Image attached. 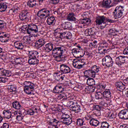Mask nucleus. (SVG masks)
Wrapping results in <instances>:
<instances>
[{"instance_id": "nucleus-17", "label": "nucleus", "mask_w": 128, "mask_h": 128, "mask_svg": "<svg viewBox=\"0 0 128 128\" xmlns=\"http://www.w3.org/2000/svg\"><path fill=\"white\" fill-rule=\"evenodd\" d=\"M65 78L66 75L62 74L60 72H56L54 74V80H55L56 82H62V80H64Z\"/></svg>"}, {"instance_id": "nucleus-35", "label": "nucleus", "mask_w": 128, "mask_h": 128, "mask_svg": "<svg viewBox=\"0 0 128 128\" xmlns=\"http://www.w3.org/2000/svg\"><path fill=\"white\" fill-rule=\"evenodd\" d=\"M80 24H84V26H88L90 24V20L89 18H84L79 20Z\"/></svg>"}, {"instance_id": "nucleus-41", "label": "nucleus", "mask_w": 128, "mask_h": 128, "mask_svg": "<svg viewBox=\"0 0 128 128\" xmlns=\"http://www.w3.org/2000/svg\"><path fill=\"white\" fill-rule=\"evenodd\" d=\"M107 120L108 122H114L116 120V116L114 113H110L108 112L107 116Z\"/></svg>"}, {"instance_id": "nucleus-48", "label": "nucleus", "mask_w": 128, "mask_h": 128, "mask_svg": "<svg viewBox=\"0 0 128 128\" xmlns=\"http://www.w3.org/2000/svg\"><path fill=\"white\" fill-rule=\"evenodd\" d=\"M110 126V124L106 122H102L100 123V128H108Z\"/></svg>"}, {"instance_id": "nucleus-22", "label": "nucleus", "mask_w": 128, "mask_h": 128, "mask_svg": "<svg viewBox=\"0 0 128 128\" xmlns=\"http://www.w3.org/2000/svg\"><path fill=\"white\" fill-rule=\"evenodd\" d=\"M10 34L4 32L0 33V40H2V42H8L10 40Z\"/></svg>"}, {"instance_id": "nucleus-30", "label": "nucleus", "mask_w": 128, "mask_h": 128, "mask_svg": "<svg viewBox=\"0 0 128 128\" xmlns=\"http://www.w3.org/2000/svg\"><path fill=\"white\" fill-rule=\"evenodd\" d=\"M2 114H4V118H12V112L10 110H4L2 112Z\"/></svg>"}, {"instance_id": "nucleus-54", "label": "nucleus", "mask_w": 128, "mask_h": 128, "mask_svg": "<svg viewBox=\"0 0 128 128\" xmlns=\"http://www.w3.org/2000/svg\"><path fill=\"white\" fill-rule=\"evenodd\" d=\"M93 110H101L102 106H100V105H93L92 106Z\"/></svg>"}, {"instance_id": "nucleus-8", "label": "nucleus", "mask_w": 128, "mask_h": 128, "mask_svg": "<svg viewBox=\"0 0 128 128\" xmlns=\"http://www.w3.org/2000/svg\"><path fill=\"white\" fill-rule=\"evenodd\" d=\"M37 16L39 18L43 20V18H46L50 16V10L45 8H42L38 12Z\"/></svg>"}, {"instance_id": "nucleus-34", "label": "nucleus", "mask_w": 128, "mask_h": 128, "mask_svg": "<svg viewBox=\"0 0 128 128\" xmlns=\"http://www.w3.org/2000/svg\"><path fill=\"white\" fill-rule=\"evenodd\" d=\"M62 38H66V40H70L72 38V32H64L60 33Z\"/></svg>"}, {"instance_id": "nucleus-46", "label": "nucleus", "mask_w": 128, "mask_h": 128, "mask_svg": "<svg viewBox=\"0 0 128 128\" xmlns=\"http://www.w3.org/2000/svg\"><path fill=\"white\" fill-rule=\"evenodd\" d=\"M100 66H96V65H94L91 67V70L95 72V74H100Z\"/></svg>"}, {"instance_id": "nucleus-33", "label": "nucleus", "mask_w": 128, "mask_h": 128, "mask_svg": "<svg viewBox=\"0 0 128 128\" xmlns=\"http://www.w3.org/2000/svg\"><path fill=\"white\" fill-rule=\"evenodd\" d=\"M12 106L14 108L17 110H20L22 108V105L18 101L16 100L12 103Z\"/></svg>"}, {"instance_id": "nucleus-43", "label": "nucleus", "mask_w": 128, "mask_h": 128, "mask_svg": "<svg viewBox=\"0 0 128 128\" xmlns=\"http://www.w3.org/2000/svg\"><path fill=\"white\" fill-rule=\"evenodd\" d=\"M94 98L96 100H104L102 92H98L95 94Z\"/></svg>"}, {"instance_id": "nucleus-23", "label": "nucleus", "mask_w": 128, "mask_h": 128, "mask_svg": "<svg viewBox=\"0 0 128 128\" xmlns=\"http://www.w3.org/2000/svg\"><path fill=\"white\" fill-rule=\"evenodd\" d=\"M28 57L29 58H40V55H38V51H36V50L29 51Z\"/></svg>"}, {"instance_id": "nucleus-13", "label": "nucleus", "mask_w": 128, "mask_h": 128, "mask_svg": "<svg viewBox=\"0 0 128 128\" xmlns=\"http://www.w3.org/2000/svg\"><path fill=\"white\" fill-rule=\"evenodd\" d=\"M118 116L120 120H128V111L126 110H120L118 114Z\"/></svg>"}, {"instance_id": "nucleus-53", "label": "nucleus", "mask_w": 128, "mask_h": 128, "mask_svg": "<svg viewBox=\"0 0 128 128\" xmlns=\"http://www.w3.org/2000/svg\"><path fill=\"white\" fill-rule=\"evenodd\" d=\"M100 106H102L104 108H108V103L105 100H102L100 102Z\"/></svg>"}, {"instance_id": "nucleus-31", "label": "nucleus", "mask_w": 128, "mask_h": 128, "mask_svg": "<svg viewBox=\"0 0 128 128\" xmlns=\"http://www.w3.org/2000/svg\"><path fill=\"white\" fill-rule=\"evenodd\" d=\"M60 122L58 119L56 118H50V120H48V123L50 126H57L58 124Z\"/></svg>"}, {"instance_id": "nucleus-45", "label": "nucleus", "mask_w": 128, "mask_h": 128, "mask_svg": "<svg viewBox=\"0 0 128 128\" xmlns=\"http://www.w3.org/2000/svg\"><path fill=\"white\" fill-rule=\"evenodd\" d=\"M57 98L60 100H66L68 98L66 94L62 93L58 96Z\"/></svg>"}, {"instance_id": "nucleus-64", "label": "nucleus", "mask_w": 128, "mask_h": 128, "mask_svg": "<svg viewBox=\"0 0 128 128\" xmlns=\"http://www.w3.org/2000/svg\"><path fill=\"white\" fill-rule=\"evenodd\" d=\"M4 26V22L2 20H0V30H2Z\"/></svg>"}, {"instance_id": "nucleus-25", "label": "nucleus", "mask_w": 128, "mask_h": 128, "mask_svg": "<svg viewBox=\"0 0 128 128\" xmlns=\"http://www.w3.org/2000/svg\"><path fill=\"white\" fill-rule=\"evenodd\" d=\"M106 87V84L104 82L96 84L95 86V88H97V90H104Z\"/></svg>"}, {"instance_id": "nucleus-40", "label": "nucleus", "mask_w": 128, "mask_h": 128, "mask_svg": "<svg viewBox=\"0 0 128 128\" xmlns=\"http://www.w3.org/2000/svg\"><path fill=\"white\" fill-rule=\"evenodd\" d=\"M14 46L17 50H24V45L20 41H16L14 43Z\"/></svg>"}, {"instance_id": "nucleus-21", "label": "nucleus", "mask_w": 128, "mask_h": 128, "mask_svg": "<svg viewBox=\"0 0 128 128\" xmlns=\"http://www.w3.org/2000/svg\"><path fill=\"white\" fill-rule=\"evenodd\" d=\"M102 6L106 8H110L114 6V4H112V0H103Z\"/></svg>"}, {"instance_id": "nucleus-12", "label": "nucleus", "mask_w": 128, "mask_h": 128, "mask_svg": "<svg viewBox=\"0 0 128 128\" xmlns=\"http://www.w3.org/2000/svg\"><path fill=\"white\" fill-rule=\"evenodd\" d=\"M102 62H103L102 64L107 66V68H111L114 64V61H112V58L110 56H105L102 59Z\"/></svg>"}, {"instance_id": "nucleus-20", "label": "nucleus", "mask_w": 128, "mask_h": 128, "mask_svg": "<svg viewBox=\"0 0 128 128\" xmlns=\"http://www.w3.org/2000/svg\"><path fill=\"white\" fill-rule=\"evenodd\" d=\"M12 76V72L10 70L0 68V76Z\"/></svg>"}, {"instance_id": "nucleus-9", "label": "nucleus", "mask_w": 128, "mask_h": 128, "mask_svg": "<svg viewBox=\"0 0 128 128\" xmlns=\"http://www.w3.org/2000/svg\"><path fill=\"white\" fill-rule=\"evenodd\" d=\"M60 122L66 126H70L72 122V117L70 115L64 113L61 116Z\"/></svg>"}, {"instance_id": "nucleus-7", "label": "nucleus", "mask_w": 128, "mask_h": 128, "mask_svg": "<svg viewBox=\"0 0 128 128\" xmlns=\"http://www.w3.org/2000/svg\"><path fill=\"white\" fill-rule=\"evenodd\" d=\"M124 9L122 6H117L113 12V14L114 16V18H115L116 20H118V18H122V16H124Z\"/></svg>"}, {"instance_id": "nucleus-62", "label": "nucleus", "mask_w": 128, "mask_h": 128, "mask_svg": "<svg viewBox=\"0 0 128 128\" xmlns=\"http://www.w3.org/2000/svg\"><path fill=\"white\" fill-rule=\"evenodd\" d=\"M64 28H58L54 30L55 32H64Z\"/></svg>"}, {"instance_id": "nucleus-42", "label": "nucleus", "mask_w": 128, "mask_h": 128, "mask_svg": "<svg viewBox=\"0 0 128 128\" xmlns=\"http://www.w3.org/2000/svg\"><path fill=\"white\" fill-rule=\"evenodd\" d=\"M2 0H0V12H6V8H8V6L6 4L2 2Z\"/></svg>"}, {"instance_id": "nucleus-32", "label": "nucleus", "mask_w": 128, "mask_h": 128, "mask_svg": "<svg viewBox=\"0 0 128 128\" xmlns=\"http://www.w3.org/2000/svg\"><path fill=\"white\" fill-rule=\"evenodd\" d=\"M115 86L116 88H119V90H126V85H124L122 82H118L115 83Z\"/></svg>"}, {"instance_id": "nucleus-14", "label": "nucleus", "mask_w": 128, "mask_h": 128, "mask_svg": "<svg viewBox=\"0 0 128 128\" xmlns=\"http://www.w3.org/2000/svg\"><path fill=\"white\" fill-rule=\"evenodd\" d=\"M64 90V86L62 84H57L53 90L54 94H60Z\"/></svg>"}, {"instance_id": "nucleus-56", "label": "nucleus", "mask_w": 128, "mask_h": 128, "mask_svg": "<svg viewBox=\"0 0 128 128\" xmlns=\"http://www.w3.org/2000/svg\"><path fill=\"white\" fill-rule=\"evenodd\" d=\"M22 60L20 58H15V64H22Z\"/></svg>"}, {"instance_id": "nucleus-60", "label": "nucleus", "mask_w": 128, "mask_h": 128, "mask_svg": "<svg viewBox=\"0 0 128 128\" xmlns=\"http://www.w3.org/2000/svg\"><path fill=\"white\" fill-rule=\"evenodd\" d=\"M28 34H30L32 40H36V38H38V36H40V35L38 34H30V33L28 32Z\"/></svg>"}, {"instance_id": "nucleus-6", "label": "nucleus", "mask_w": 128, "mask_h": 128, "mask_svg": "<svg viewBox=\"0 0 128 128\" xmlns=\"http://www.w3.org/2000/svg\"><path fill=\"white\" fill-rule=\"evenodd\" d=\"M86 60L84 59H75L73 60L72 66L75 68L80 70L86 66Z\"/></svg>"}, {"instance_id": "nucleus-55", "label": "nucleus", "mask_w": 128, "mask_h": 128, "mask_svg": "<svg viewBox=\"0 0 128 128\" xmlns=\"http://www.w3.org/2000/svg\"><path fill=\"white\" fill-rule=\"evenodd\" d=\"M98 44V41L94 40L92 42H90L89 44V46L91 48H96V44Z\"/></svg>"}, {"instance_id": "nucleus-2", "label": "nucleus", "mask_w": 128, "mask_h": 128, "mask_svg": "<svg viewBox=\"0 0 128 128\" xmlns=\"http://www.w3.org/2000/svg\"><path fill=\"white\" fill-rule=\"evenodd\" d=\"M64 52H66V49L64 47L56 46L52 50V54L56 62H64L66 58V57L64 56Z\"/></svg>"}, {"instance_id": "nucleus-58", "label": "nucleus", "mask_w": 128, "mask_h": 128, "mask_svg": "<svg viewBox=\"0 0 128 128\" xmlns=\"http://www.w3.org/2000/svg\"><path fill=\"white\" fill-rule=\"evenodd\" d=\"M108 44L106 42H103L102 45L100 46V48H108Z\"/></svg>"}, {"instance_id": "nucleus-57", "label": "nucleus", "mask_w": 128, "mask_h": 128, "mask_svg": "<svg viewBox=\"0 0 128 128\" xmlns=\"http://www.w3.org/2000/svg\"><path fill=\"white\" fill-rule=\"evenodd\" d=\"M34 46L36 48H37V50H38V48H42V46L39 42L36 41L34 44Z\"/></svg>"}, {"instance_id": "nucleus-10", "label": "nucleus", "mask_w": 128, "mask_h": 128, "mask_svg": "<svg viewBox=\"0 0 128 128\" xmlns=\"http://www.w3.org/2000/svg\"><path fill=\"white\" fill-rule=\"evenodd\" d=\"M128 56H120L115 58V64L118 66L120 68H123L124 64L128 60Z\"/></svg>"}, {"instance_id": "nucleus-51", "label": "nucleus", "mask_w": 128, "mask_h": 128, "mask_svg": "<svg viewBox=\"0 0 128 128\" xmlns=\"http://www.w3.org/2000/svg\"><path fill=\"white\" fill-rule=\"evenodd\" d=\"M63 26L64 30H68V28H70V26H72V24L70 22H66L63 24Z\"/></svg>"}, {"instance_id": "nucleus-28", "label": "nucleus", "mask_w": 128, "mask_h": 128, "mask_svg": "<svg viewBox=\"0 0 128 128\" xmlns=\"http://www.w3.org/2000/svg\"><path fill=\"white\" fill-rule=\"evenodd\" d=\"M46 22L48 26H54L56 24V18L54 16H50L47 18Z\"/></svg>"}, {"instance_id": "nucleus-61", "label": "nucleus", "mask_w": 128, "mask_h": 128, "mask_svg": "<svg viewBox=\"0 0 128 128\" xmlns=\"http://www.w3.org/2000/svg\"><path fill=\"white\" fill-rule=\"evenodd\" d=\"M0 128H10V124L8 122H4Z\"/></svg>"}, {"instance_id": "nucleus-39", "label": "nucleus", "mask_w": 128, "mask_h": 128, "mask_svg": "<svg viewBox=\"0 0 128 128\" xmlns=\"http://www.w3.org/2000/svg\"><path fill=\"white\" fill-rule=\"evenodd\" d=\"M66 20L69 22H76V18L74 17V14L70 13L66 16Z\"/></svg>"}, {"instance_id": "nucleus-24", "label": "nucleus", "mask_w": 128, "mask_h": 128, "mask_svg": "<svg viewBox=\"0 0 128 128\" xmlns=\"http://www.w3.org/2000/svg\"><path fill=\"white\" fill-rule=\"evenodd\" d=\"M102 93L104 98H108V100L112 98V93L110 89H106Z\"/></svg>"}, {"instance_id": "nucleus-29", "label": "nucleus", "mask_w": 128, "mask_h": 128, "mask_svg": "<svg viewBox=\"0 0 128 128\" xmlns=\"http://www.w3.org/2000/svg\"><path fill=\"white\" fill-rule=\"evenodd\" d=\"M38 5V1L36 0H29L27 2V6L28 8H36Z\"/></svg>"}, {"instance_id": "nucleus-63", "label": "nucleus", "mask_w": 128, "mask_h": 128, "mask_svg": "<svg viewBox=\"0 0 128 128\" xmlns=\"http://www.w3.org/2000/svg\"><path fill=\"white\" fill-rule=\"evenodd\" d=\"M115 32H111V33H108L106 34V38H112V36H114Z\"/></svg>"}, {"instance_id": "nucleus-49", "label": "nucleus", "mask_w": 128, "mask_h": 128, "mask_svg": "<svg viewBox=\"0 0 128 128\" xmlns=\"http://www.w3.org/2000/svg\"><path fill=\"white\" fill-rule=\"evenodd\" d=\"M58 34H59V36L56 37V38L54 40V42H60L62 40L63 38L62 36V34L58 32Z\"/></svg>"}, {"instance_id": "nucleus-18", "label": "nucleus", "mask_w": 128, "mask_h": 128, "mask_svg": "<svg viewBox=\"0 0 128 128\" xmlns=\"http://www.w3.org/2000/svg\"><path fill=\"white\" fill-rule=\"evenodd\" d=\"M54 50V44L48 43L43 48L42 50L44 52L48 53L52 52Z\"/></svg>"}, {"instance_id": "nucleus-44", "label": "nucleus", "mask_w": 128, "mask_h": 128, "mask_svg": "<svg viewBox=\"0 0 128 128\" xmlns=\"http://www.w3.org/2000/svg\"><path fill=\"white\" fill-rule=\"evenodd\" d=\"M19 18L20 20H28V13H20L19 16Z\"/></svg>"}, {"instance_id": "nucleus-52", "label": "nucleus", "mask_w": 128, "mask_h": 128, "mask_svg": "<svg viewBox=\"0 0 128 128\" xmlns=\"http://www.w3.org/2000/svg\"><path fill=\"white\" fill-rule=\"evenodd\" d=\"M76 124L78 126H84V119L78 118L76 120Z\"/></svg>"}, {"instance_id": "nucleus-27", "label": "nucleus", "mask_w": 128, "mask_h": 128, "mask_svg": "<svg viewBox=\"0 0 128 128\" xmlns=\"http://www.w3.org/2000/svg\"><path fill=\"white\" fill-rule=\"evenodd\" d=\"M32 42V40L30 35L24 36L22 40V43L26 44H30Z\"/></svg>"}, {"instance_id": "nucleus-1", "label": "nucleus", "mask_w": 128, "mask_h": 128, "mask_svg": "<svg viewBox=\"0 0 128 128\" xmlns=\"http://www.w3.org/2000/svg\"><path fill=\"white\" fill-rule=\"evenodd\" d=\"M20 110V111H15L14 114V116H16V119L18 122H22V120H24V115H22V114L25 113V114H28L29 116H34V114H40V107L35 106L26 110L22 108L21 111Z\"/></svg>"}, {"instance_id": "nucleus-3", "label": "nucleus", "mask_w": 128, "mask_h": 128, "mask_svg": "<svg viewBox=\"0 0 128 128\" xmlns=\"http://www.w3.org/2000/svg\"><path fill=\"white\" fill-rule=\"evenodd\" d=\"M67 105L72 112H74L76 114H82V107L80 101L71 100L67 102Z\"/></svg>"}, {"instance_id": "nucleus-15", "label": "nucleus", "mask_w": 128, "mask_h": 128, "mask_svg": "<svg viewBox=\"0 0 128 128\" xmlns=\"http://www.w3.org/2000/svg\"><path fill=\"white\" fill-rule=\"evenodd\" d=\"M84 74L85 78H94L96 76V72H94L92 69L84 70Z\"/></svg>"}, {"instance_id": "nucleus-37", "label": "nucleus", "mask_w": 128, "mask_h": 128, "mask_svg": "<svg viewBox=\"0 0 128 128\" xmlns=\"http://www.w3.org/2000/svg\"><path fill=\"white\" fill-rule=\"evenodd\" d=\"M18 12H20V8H18V4H15L14 8L9 10V12H10L12 14H18Z\"/></svg>"}, {"instance_id": "nucleus-59", "label": "nucleus", "mask_w": 128, "mask_h": 128, "mask_svg": "<svg viewBox=\"0 0 128 128\" xmlns=\"http://www.w3.org/2000/svg\"><path fill=\"white\" fill-rule=\"evenodd\" d=\"M8 80V79L7 78L0 77V84H6Z\"/></svg>"}, {"instance_id": "nucleus-11", "label": "nucleus", "mask_w": 128, "mask_h": 128, "mask_svg": "<svg viewBox=\"0 0 128 128\" xmlns=\"http://www.w3.org/2000/svg\"><path fill=\"white\" fill-rule=\"evenodd\" d=\"M72 52L76 58H80L84 56V50L82 48H74L72 50Z\"/></svg>"}, {"instance_id": "nucleus-26", "label": "nucleus", "mask_w": 128, "mask_h": 128, "mask_svg": "<svg viewBox=\"0 0 128 128\" xmlns=\"http://www.w3.org/2000/svg\"><path fill=\"white\" fill-rule=\"evenodd\" d=\"M28 62L29 64H38L40 62V58H29Z\"/></svg>"}, {"instance_id": "nucleus-47", "label": "nucleus", "mask_w": 128, "mask_h": 128, "mask_svg": "<svg viewBox=\"0 0 128 128\" xmlns=\"http://www.w3.org/2000/svg\"><path fill=\"white\" fill-rule=\"evenodd\" d=\"M8 90L10 92H16V86L14 84L8 85Z\"/></svg>"}, {"instance_id": "nucleus-38", "label": "nucleus", "mask_w": 128, "mask_h": 128, "mask_svg": "<svg viewBox=\"0 0 128 128\" xmlns=\"http://www.w3.org/2000/svg\"><path fill=\"white\" fill-rule=\"evenodd\" d=\"M90 124L92 126H98L100 124V122L95 118H92L90 121Z\"/></svg>"}, {"instance_id": "nucleus-16", "label": "nucleus", "mask_w": 128, "mask_h": 128, "mask_svg": "<svg viewBox=\"0 0 128 128\" xmlns=\"http://www.w3.org/2000/svg\"><path fill=\"white\" fill-rule=\"evenodd\" d=\"M60 70L63 74H70L72 70L66 64H62L60 65Z\"/></svg>"}, {"instance_id": "nucleus-50", "label": "nucleus", "mask_w": 128, "mask_h": 128, "mask_svg": "<svg viewBox=\"0 0 128 128\" xmlns=\"http://www.w3.org/2000/svg\"><path fill=\"white\" fill-rule=\"evenodd\" d=\"M115 38H118L119 40H123L124 38H126L124 34L122 33H118V34H116L114 35Z\"/></svg>"}, {"instance_id": "nucleus-5", "label": "nucleus", "mask_w": 128, "mask_h": 128, "mask_svg": "<svg viewBox=\"0 0 128 128\" xmlns=\"http://www.w3.org/2000/svg\"><path fill=\"white\" fill-rule=\"evenodd\" d=\"M23 84L24 86V92L27 94H31L32 92L34 90L36 85L34 83L28 81L24 82Z\"/></svg>"}, {"instance_id": "nucleus-36", "label": "nucleus", "mask_w": 128, "mask_h": 128, "mask_svg": "<svg viewBox=\"0 0 128 128\" xmlns=\"http://www.w3.org/2000/svg\"><path fill=\"white\" fill-rule=\"evenodd\" d=\"M86 84L88 86H94V88H96V81L92 78H88L86 80Z\"/></svg>"}, {"instance_id": "nucleus-19", "label": "nucleus", "mask_w": 128, "mask_h": 128, "mask_svg": "<svg viewBox=\"0 0 128 128\" xmlns=\"http://www.w3.org/2000/svg\"><path fill=\"white\" fill-rule=\"evenodd\" d=\"M106 17L104 16H98L96 17L95 22L96 26H100L102 24H104Z\"/></svg>"}, {"instance_id": "nucleus-4", "label": "nucleus", "mask_w": 128, "mask_h": 128, "mask_svg": "<svg viewBox=\"0 0 128 128\" xmlns=\"http://www.w3.org/2000/svg\"><path fill=\"white\" fill-rule=\"evenodd\" d=\"M38 32V28L34 24H30L26 26H23L22 30L21 32Z\"/></svg>"}]
</instances>
